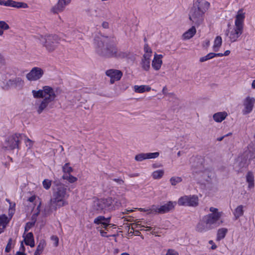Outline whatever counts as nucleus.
<instances>
[{
    "label": "nucleus",
    "mask_w": 255,
    "mask_h": 255,
    "mask_svg": "<svg viewBox=\"0 0 255 255\" xmlns=\"http://www.w3.org/2000/svg\"><path fill=\"white\" fill-rule=\"evenodd\" d=\"M69 190L64 184H56L53 187L52 197L44 209L45 214H48L58 208L68 204L67 199L69 197Z\"/></svg>",
    "instance_id": "obj_1"
},
{
    "label": "nucleus",
    "mask_w": 255,
    "mask_h": 255,
    "mask_svg": "<svg viewBox=\"0 0 255 255\" xmlns=\"http://www.w3.org/2000/svg\"><path fill=\"white\" fill-rule=\"evenodd\" d=\"M32 93L35 98H42L37 100L35 104V108L38 114L51 108V103L54 101L56 97L53 89L48 86H45L42 89L38 91L32 90Z\"/></svg>",
    "instance_id": "obj_2"
},
{
    "label": "nucleus",
    "mask_w": 255,
    "mask_h": 255,
    "mask_svg": "<svg viewBox=\"0 0 255 255\" xmlns=\"http://www.w3.org/2000/svg\"><path fill=\"white\" fill-rule=\"evenodd\" d=\"M94 40L96 52L102 57L123 59L128 56L127 52L121 50L114 44L105 45L103 38L101 37H97Z\"/></svg>",
    "instance_id": "obj_3"
},
{
    "label": "nucleus",
    "mask_w": 255,
    "mask_h": 255,
    "mask_svg": "<svg viewBox=\"0 0 255 255\" xmlns=\"http://www.w3.org/2000/svg\"><path fill=\"white\" fill-rule=\"evenodd\" d=\"M209 6L210 3L204 0H197L194 2L189 11V19L195 25H200L203 21L204 14Z\"/></svg>",
    "instance_id": "obj_4"
},
{
    "label": "nucleus",
    "mask_w": 255,
    "mask_h": 255,
    "mask_svg": "<svg viewBox=\"0 0 255 255\" xmlns=\"http://www.w3.org/2000/svg\"><path fill=\"white\" fill-rule=\"evenodd\" d=\"M36 38L48 52L54 51L61 41V38L55 34L39 35L36 36Z\"/></svg>",
    "instance_id": "obj_5"
},
{
    "label": "nucleus",
    "mask_w": 255,
    "mask_h": 255,
    "mask_svg": "<svg viewBox=\"0 0 255 255\" xmlns=\"http://www.w3.org/2000/svg\"><path fill=\"white\" fill-rule=\"evenodd\" d=\"M113 200L111 197L96 199L93 204V210L97 214L105 213L114 210Z\"/></svg>",
    "instance_id": "obj_6"
},
{
    "label": "nucleus",
    "mask_w": 255,
    "mask_h": 255,
    "mask_svg": "<svg viewBox=\"0 0 255 255\" xmlns=\"http://www.w3.org/2000/svg\"><path fill=\"white\" fill-rule=\"evenodd\" d=\"M209 211L211 213L204 216V217L211 229H213L220 226L222 223V221H220V219L223 213L222 212H219L217 208L213 207L210 208Z\"/></svg>",
    "instance_id": "obj_7"
},
{
    "label": "nucleus",
    "mask_w": 255,
    "mask_h": 255,
    "mask_svg": "<svg viewBox=\"0 0 255 255\" xmlns=\"http://www.w3.org/2000/svg\"><path fill=\"white\" fill-rule=\"evenodd\" d=\"M198 198L196 195L184 196L180 198L178 204L180 206L195 207L198 205Z\"/></svg>",
    "instance_id": "obj_8"
},
{
    "label": "nucleus",
    "mask_w": 255,
    "mask_h": 255,
    "mask_svg": "<svg viewBox=\"0 0 255 255\" xmlns=\"http://www.w3.org/2000/svg\"><path fill=\"white\" fill-rule=\"evenodd\" d=\"M44 74V71L39 67H33L26 75L27 79L30 81L40 79Z\"/></svg>",
    "instance_id": "obj_9"
},
{
    "label": "nucleus",
    "mask_w": 255,
    "mask_h": 255,
    "mask_svg": "<svg viewBox=\"0 0 255 255\" xmlns=\"http://www.w3.org/2000/svg\"><path fill=\"white\" fill-rule=\"evenodd\" d=\"M24 84V81L20 78L17 77L13 79H9L4 85L3 89L7 90L11 88L21 89Z\"/></svg>",
    "instance_id": "obj_10"
},
{
    "label": "nucleus",
    "mask_w": 255,
    "mask_h": 255,
    "mask_svg": "<svg viewBox=\"0 0 255 255\" xmlns=\"http://www.w3.org/2000/svg\"><path fill=\"white\" fill-rule=\"evenodd\" d=\"M21 136L20 134L15 133L9 136L6 141V147L9 149L18 148Z\"/></svg>",
    "instance_id": "obj_11"
},
{
    "label": "nucleus",
    "mask_w": 255,
    "mask_h": 255,
    "mask_svg": "<svg viewBox=\"0 0 255 255\" xmlns=\"http://www.w3.org/2000/svg\"><path fill=\"white\" fill-rule=\"evenodd\" d=\"M243 31V29L235 27L227 31L226 35L229 37L231 42H234L238 40V38L242 34Z\"/></svg>",
    "instance_id": "obj_12"
},
{
    "label": "nucleus",
    "mask_w": 255,
    "mask_h": 255,
    "mask_svg": "<svg viewBox=\"0 0 255 255\" xmlns=\"http://www.w3.org/2000/svg\"><path fill=\"white\" fill-rule=\"evenodd\" d=\"M106 74L110 78V83L113 84L115 81H119L123 76V72L117 69H109L106 71Z\"/></svg>",
    "instance_id": "obj_13"
},
{
    "label": "nucleus",
    "mask_w": 255,
    "mask_h": 255,
    "mask_svg": "<svg viewBox=\"0 0 255 255\" xmlns=\"http://www.w3.org/2000/svg\"><path fill=\"white\" fill-rule=\"evenodd\" d=\"M255 103V99L250 96L247 97L244 101V109L243 110L244 115L250 113L254 108Z\"/></svg>",
    "instance_id": "obj_14"
},
{
    "label": "nucleus",
    "mask_w": 255,
    "mask_h": 255,
    "mask_svg": "<svg viewBox=\"0 0 255 255\" xmlns=\"http://www.w3.org/2000/svg\"><path fill=\"white\" fill-rule=\"evenodd\" d=\"M175 205L176 202L169 201L162 206L156 205L157 214H164L173 210Z\"/></svg>",
    "instance_id": "obj_15"
},
{
    "label": "nucleus",
    "mask_w": 255,
    "mask_h": 255,
    "mask_svg": "<svg viewBox=\"0 0 255 255\" xmlns=\"http://www.w3.org/2000/svg\"><path fill=\"white\" fill-rule=\"evenodd\" d=\"M70 2L71 0H58L57 3L51 8V11L54 13L61 12Z\"/></svg>",
    "instance_id": "obj_16"
},
{
    "label": "nucleus",
    "mask_w": 255,
    "mask_h": 255,
    "mask_svg": "<svg viewBox=\"0 0 255 255\" xmlns=\"http://www.w3.org/2000/svg\"><path fill=\"white\" fill-rule=\"evenodd\" d=\"M2 3L6 6H10L16 8H27L28 5L27 3L23 2L15 1L12 0H7L5 1H0V4Z\"/></svg>",
    "instance_id": "obj_17"
},
{
    "label": "nucleus",
    "mask_w": 255,
    "mask_h": 255,
    "mask_svg": "<svg viewBox=\"0 0 255 255\" xmlns=\"http://www.w3.org/2000/svg\"><path fill=\"white\" fill-rule=\"evenodd\" d=\"M210 230H212L211 228L209 226L208 223L207 222V221L203 217V218L197 224L196 227V230L198 232L202 233L207 232Z\"/></svg>",
    "instance_id": "obj_18"
},
{
    "label": "nucleus",
    "mask_w": 255,
    "mask_h": 255,
    "mask_svg": "<svg viewBox=\"0 0 255 255\" xmlns=\"http://www.w3.org/2000/svg\"><path fill=\"white\" fill-rule=\"evenodd\" d=\"M163 57L161 54H154L153 59L152 61L151 66L153 68L156 70H159L162 64V58Z\"/></svg>",
    "instance_id": "obj_19"
},
{
    "label": "nucleus",
    "mask_w": 255,
    "mask_h": 255,
    "mask_svg": "<svg viewBox=\"0 0 255 255\" xmlns=\"http://www.w3.org/2000/svg\"><path fill=\"white\" fill-rule=\"evenodd\" d=\"M245 13L242 10L238 11L236 16L235 27L243 29V21L245 18Z\"/></svg>",
    "instance_id": "obj_20"
},
{
    "label": "nucleus",
    "mask_w": 255,
    "mask_h": 255,
    "mask_svg": "<svg viewBox=\"0 0 255 255\" xmlns=\"http://www.w3.org/2000/svg\"><path fill=\"white\" fill-rule=\"evenodd\" d=\"M10 219L4 214L0 215V234L2 233L9 222Z\"/></svg>",
    "instance_id": "obj_21"
},
{
    "label": "nucleus",
    "mask_w": 255,
    "mask_h": 255,
    "mask_svg": "<svg viewBox=\"0 0 255 255\" xmlns=\"http://www.w3.org/2000/svg\"><path fill=\"white\" fill-rule=\"evenodd\" d=\"M150 57L148 55H143L140 64L143 70L148 71L150 69Z\"/></svg>",
    "instance_id": "obj_22"
},
{
    "label": "nucleus",
    "mask_w": 255,
    "mask_h": 255,
    "mask_svg": "<svg viewBox=\"0 0 255 255\" xmlns=\"http://www.w3.org/2000/svg\"><path fill=\"white\" fill-rule=\"evenodd\" d=\"M23 237L24 238V241L26 245L29 246L32 248L34 247V237L31 232L27 233L25 237L23 235Z\"/></svg>",
    "instance_id": "obj_23"
},
{
    "label": "nucleus",
    "mask_w": 255,
    "mask_h": 255,
    "mask_svg": "<svg viewBox=\"0 0 255 255\" xmlns=\"http://www.w3.org/2000/svg\"><path fill=\"white\" fill-rule=\"evenodd\" d=\"M196 33L195 26H192L187 31L183 33L182 37L184 39H189L193 37Z\"/></svg>",
    "instance_id": "obj_24"
},
{
    "label": "nucleus",
    "mask_w": 255,
    "mask_h": 255,
    "mask_svg": "<svg viewBox=\"0 0 255 255\" xmlns=\"http://www.w3.org/2000/svg\"><path fill=\"white\" fill-rule=\"evenodd\" d=\"M228 116L226 112H218L214 114L213 118L214 120L218 123H220L225 119Z\"/></svg>",
    "instance_id": "obj_25"
},
{
    "label": "nucleus",
    "mask_w": 255,
    "mask_h": 255,
    "mask_svg": "<svg viewBox=\"0 0 255 255\" xmlns=\"http://www.w3.org/2000/svg\"><path fill=\"white\" fill-rule=\"evenodd\" d=\"M246 181L248 183V188L252 189L254 187V176L251 171H249L246 175Z\"/></svg>",
    "instance_id": "obj_26"
},
{
    "label": "nucleus",
    "mask_w": 255,
    "mask_h": 255,
    "mask_svg": "<svg viewBox=\"0 0 255 255\" xmlns=\"http://www.w3.org/2000/svg\"><path fill=\"white\" fill-rule=\"evenodd\" d=\"M151 87L147 85H135L134 86V90L135 92L138 93H142L145 91L148 92L150 91Z\"/></svg>",
    "instance_id": "obj_27"
},
{
    "label": "nucleus",
    "mask_w": 255,
    "mask_h": 255,
    "mask_svg": "<svg viewBox=\"0 0 255 255\" xmlns=\"http://www.w3.org/2000/svg\"><path fill=\"white\" fill-rule=\"evenodd\" d=\"M106 221L110 222V218H106L104 216H99L94 219V223L96 225H106L107 223H106Z\"/></svg>",
    "instance_id": "obj_28"
},
{
    "label": "nucleus",
    "mask_w": 255,
    "mask_h": 255,
    "mask_svg": "<svg viewBox=\"0 0 255 255\" xmlns=\"http://www.w3.org/2000/svg\"><path fill=\"white\" fill-rule=\"evenodd\" d=\"M243 208L244 206L243 205H239L235 209L234 215L236 220L238 219L243 215L244 212Z\"/></svg>",
    "instance_id": "obj_29"
},
{
    "label": "nucleus",
    "mask_w": 255,
    "mask_h": 255,
    "mask_svg": "<svg viewBox=\"0 0 255 255\" xmlns=\"http://www.w3.org/2000/svg\"><path fill=\"white\" fill-rule=\"evenodd\" d=\"M222 44V37L220 36H217L216 37L213 45V50L215 51H218L221 46Z\"/></svg>",
    "instance_id": "obj_30"
},
{
    "label": "nucleus",
    "mask_w": 255,
    "mask_h": 255,
    "mask_svg": "<svg viewBox=\"0 0 255 255\" xmlns=\"http://www.w3.org/2000/svg\"><path fill=\"white\" fill-rule=\"evenodd\" d=\"M45 246V241L43 240H40L39 244L37 247L36 250L34 253V255H40L43 252Z\"/></svg>",
    "instance_id": "obj_31"
},
{
    "label": "nucleus",
    "mask_w": 255,
    "mask_h": 255,
    "mask_svg": "<svg viewBox=\"0 0 255 255\" xmlns=\"http://www.w3.org/2000/svg\"><path fill=\"white\" fill-rule=\"evenodd\" d=\"M227 232L228 230L226 228H223L219 229L217 232L216 240L219 241L224 239L225 237Z\"/></svg>",
    "instance_id": "obj_32"
},
{
    "label": "nucleus",
    "mask_w": 255,
    "mask_h": 255,
    "mask_svg": "<svg viewBox=\"0 0 255 255\" xmlns=\"http://www.w3.org/2000/svg\"><path fill=\"white\" fill-rule=\"evenodd\" d=\"M164 173V171L163 170H157L152 172V176L154 179H158L162 177Z\"/></svg>",
    "instance_id": "obj_33"
},
{
    "label": "nucleus",
    "mask_w": 255,
    "mask_h": 255,
    "mask_svg": "<svg viewBox=\"0 0 255 255\" xmlns=\"http://www.w3.org/2000/svg\"><path fill=\"white\" fill-rule=\"evenodd\" d=\"M212 175V172L205 171L202 174V178L206 182H210L211 181Z\"/></svg>",
    "instance_id": "obj_34"
},
{
    "label": "nucleus",
    "mask_w": 255,
    "mask_h": 255,
    "mask_svg": "<svg viewBox=\"0 0 255 255\" xmlns=\"http://www.w3.org/2000/svg\"><path fill=\"white\" fill-rule=\"evenodd\" d=\"M62 178L63 179H66L68 180L70 183H74L77 180V178L76 177H74L70 174H65L62 176Z\"/></svg>",
    "instance_id": "obj_35"
},
{
    "label": "nucleus",
    "mask_w": 255,
    "mask_h": 255,
    "mask_svg": "<svg viewBox=\"0 0 255 255\" xmlns=\"http://www.w3.org/2000/svg\"><path fill=\"white\" fill-rule=\"evenodd\" d=\"M182 179L181 177H180L174 176V177H172L170 179V183L172 185H173V186H175L177 183L181 182L182 181Z\"/></svg>",
    "instance_id": "obj_36"
},
{
    "label": "nucleus",
    "mask_w": 255,
    "mask_h": 255,
    "mask_svg": "<svg viewBox=\"0 0 255 255\" xmlns=\"http://www.w3.org/2000/svg\"><path fill=\"white\" fill-rule=\"evenodd\" d=\"M144 212H146L147 214H157L156 211V205H153L150 207L146 209V210H144Z\"/></svg>",
    "instance_id": "obj_37"
},
{
    "label": "nucleus",
    "mask_w": 255,
    "mask_h": 255,
    "mask_svg": "<svg viewBox=\"0 0 255 255\" xmlns=\"http://www.w3.org/2000/svg\"><path fill=\"white\" fill-rule=\"evenodd\" d=\"M146 159H155L157 158L159 156V153L158 152H152V153H145Z\"/></svg>",
    "instance_id": "obj_38"
},
{
    "label": "nucleus",
    "mask_w": 255,
    "mask_h": 255,
    "mask_svg": "<svg viewBox=\"0 0 255 255\" xmlns=\"http://www.w3.org/2000/svg\"><path fill=\"white\" fill-rule=\"evenodd\" d=\"M214 57H215V53H212V52L209 53L207 55H206L204 57H201L200 58V61L201 62H203L208 60L211 59Z\"/></svg>",
    "instance_id": "obj_39"
},
{
    "label": "nucleus",
    "mask_w": 255,
    "mask_h": 255,
    "mask_svg": "<svg viewBox=\"0 0 255 255\" xmlns=\"http://www.w3.org/2000/svg\"><path fill=\"white\" fill-rule=\"evenodd\" d=\"M52 181L47 179H44L42 182L43 188L46 190L50 189L51 186Z\"/></svg>",
    "instance_id": "obj_40"
},
{
    "label": "nucleus",
    "mask_w": 255,
    "mask_h": 255,
    "mask_svg": "<svg viewBox=\"0 0 255 255\" xmlns=\"http://www.w3.org/2000/svg\"><path fill=\"white\" fill-rule=\"evenodd\" d=\"M134 159L137 161H142L146 159L145 153H141L135 155Z\"/></svg>",
    "instance_id": "obj_41"
},
{
    "label": "nucleus",
    "mask_w": 255,
    "mask_h": 255,
    "mask_svg": "<svg viewBox=\"0 0 255 255\" xmlns=\"http://www.w3.org/2000/svg\"><path fill=\"white\" fill-rule=\"evenodd\" d=\"M63 171L65 173H68L69 174L72 171V168L69 166V163H67L64 164L62 168Z\"/></svg>",
    "instance_id": "obj_42"
},
{
    "label": "nucleus",
    "mask_w": 255,
    "mask_h": 255,
    "mask_svg": "<svg viewBox=\"0 0 255 255\" xmlns=\"http://www.w3.org/2000/svg\"><path fill=\"white\" fill-rule=\"evenodd\" d=\"M144 51L145 53L143 55H148L149 57H151L152 50L147 44H145L144 46Z\"/></svg>",
    "instance_id": "obj_43"
},
{
    "label": "nucleus",
    "mask_w": 255,
    "mask_h": 255,
    "mask_svg": "<svg viewBox=\"0 0 255 255\" xmlns=\"http://www.w3.org/2000/svg\"><path fill=\"white\" fill-rule=\"evenodd\" d=\"M9 26L8 24H7L4 21L1 20L0 21V28L3 30H6L9 29Z\"/></svg>",
    "instance_id": "obj_44"
},
{
    "label": "nucleus",
    "mask_w": 255,
    "mask_h": 255,
    "mask_svg": "<svg viewBox=\"0 0 255 255\" xmlns=\"http://www.w3.org/2000/svg\"><path fill=\"white\" fill-rule=\"evenodd\" d=\"M35 222H28L26 224L24 229V232H27L30 230L33 226H34Z\"/></svg>",
    "instance_id": "obj_45"
},
{
    "label": "nucleus",
    "mask_w": 255,
    "mask_h": 255,
    "mask_svg": "<svg viewBox=\"0 0 255 255\" xmlns=\"http://www.w3.org/2000/svg\"><path fill=\"white\" fill-rule=\"evenodd\" d=\"M12 245V239L10 238L8 240V243L5 247V251L6 253H8L10 251Z\"/></svg>",
    "instance_id": "obj_46"
},
{
    "label": "nucleus",
    "mask_w": 255,
    "mask_h": 255,
    "mask_svg": "<svg viewBox=\"0 0 255 255\" xmlns=\"http://www.w3.org/2000/svg\"><path fill=\"white\" fill-rule=\"evenodd\" d=\"M51 240L54 242V245L55 247L58 246L59 243V239L56 236H52L51 237Z\"/></svg>",
    "instance_id": "obj_47"
},
{
    "label": "nucleus",
    "mask_w": 255,
    "mask_h": 255,
    "mask_svg": "<svg viewBox=\"0 0 255 255\" xmlns=\"http://www.w3.org/2000/svg\"><path fill=\"white\" fill-rule=\"evenodd\" d=\"M166 255H179L178 252L176 251L172 250L169 249L168 250L167 253L166 254Z\"/></svg>",
    "instance_id": "obj_48"
},
{
    "label": "nucleus",
    "mask_w": 255,
    "mask_h": 255,
    "mask_svg": "<svg viewBox=\"0 0 255 255\" xmlns=\"http://www.w3.org/2000/svg\"><path fill=\"white\" fill-rule=\"evenodd\" d=\"M113 180L117 182L119 185H122L125 183L124 181L121 178H114L113 179Z\"/></svg>",
    "instance_id": "obj_49"
},
{
    "label": "nucleus",
    "mask_w": 255,
    "mask_h": 255,
    "mask_svg": "<svg viewBox=\"0 0 255 255\" xmlns=\"http://www.w3.org/2000/svg\"><path fill=\"white\" fill-rule=\"evenodd\" d=\"M25 142H28V144H26V146H28L29 148H30L32 146V145H33V141L30 140V139H29L27 137H25Z\"/></svg>",
    "instance_id": "obj_50"
},
{
    "label": "nucleus",
    "mask_w": 255,
    "mask_h": 255,
    "mask_svg": "<svg viewBox=\"0 0 255 255\" xmlns=\"http://www.w3.org/2000/svg\"><path fill=\"white\" fill-rule=\"evenodd\" d=\"M209 244L212 245L211 247V249L212 250H215L217 248V246L214 244V242L212 240L209 241Z\"/></svg>",
    "instance_id": "obj_51"
},
{
    "label": "nucleus",
    "mask_w": 255,
    "mask_h": 255,
    "mask_svg": "<svg viewBox=\"0 0 255 255\" xmlns=\"http://www.w3.org/2000/svg\"><path fill=\"white\" fill-rule=\"evenodd\" d=\"M210 40H208V39H206L203 43V46L204 47H207L209 46L210 45Z\"/></svg>",
    "instance_id": "obj_52"
},
{
    "label": "nucleus",
    "mask_w": 255,
    "mask_h": 255,
    "mask_svg": "<svg viewBox=\"0 0 255 255\" xmlns=\"http://www.w3.org/2000/svg\"><path fill=\"white\" fill-rule=\"evenodd\" d=\"M106 223H107L106 225H103V228L106 229H107V227H108L109 226H114V225H112L111 224H110L109 223L110 222L106 221Z\"/></svg>",
    "instance_id": "obj_53"
},
{
    "label": "nucleus",
    "mask_w": 255,
    "mask_h": 255,
    "mask_svg": "<svg viewBox=\"0 0 255 255\" xmlns=\"http://www.w3.org/2000/svg\"><path fill=\"white\" fill-rule=\"evenodd\" d=\"M36 197L35 196H32L29 197L28 199V201L30 202H33L35 200Z\"/></svg>",
    "instance_id": "obj_54"
},
{
    "label": "nucleus",
    "mask_w": 255,
    "mask_h": 255,
    "mask_svg": "<svg viewBox=\"0 0 255 255\" xmlns=\"http://www.w3.org/2000/svg\"><path fill=\"white\" fill-rule=\"evenodd\" d=\"M152 167L153 168H158V167H160L161 166V164H153L152 165Z\"/></svg>",
    "instance_id": "obj_55"
},
{
    "label": "nucleus",
    "mask_w": 255,
    "mask_h": 255,
    "mask_svg": "<svg viewBox=\"0 0 255 255\" xmlns=\"http://www.w3.org/2000/svg\"><path fill=\"white\" fill-rule=\"evenodd\" d=\"M102 26L105 28H107L109 27V24L107 22H104L102 24Z\"/></svg>",
    "instance_id": "obj_56"
},
{
    "label": "nucleus",
    "mask_w": 255,
    "mask_h": 255,
    "mask_svg": "<svg viewBox=\"0 0 255 255\" xmlns=\"http://www.w3.org/2000/svg\"><path fill=\"white\" fill-rule=\"evenodd\" d=\"M20 250H21V252H24V250H25V248H24V247L23 246V242H21V244H20Z\"/></svg>",
    "instance_id": "obj_57"
},
{
    "label": "nucleus",
    "mask_w": 255,
    "mask_h": 255,
    "mask_svg": "<svg viewBox=\"0 0 255 255\" xmlns=\"http://www.w3.org/2000/svg\"><path fill=\"white\" fill-rule=\"evenodd\" d=\"M100 234L102 236L106 237L107 233L103 230H100Z\"/></svg>",
    "instance_id": "obj_58"
},
{
    "label": "nucleus",
    "mask_w": 255,
    "mask_h": 255,
    "mask_svg": "<svg viewBox=\"0 0 255 255\" xmlns=\"http://www.w3.org/2000/svg\"><path fill=\"white\" fill-rule=\"evenodd\" d=\"M15 255H26V254L24 253V252L19 251L16 253Z\"/></svg>",
    "instance_id": "obj_59"
},
{
    "label": "nucleus",
    "mask_w": 255,
    "mask_h": 255,
    "mask_svg": "<svg viewBox=\"0 0 255 255\" xmlns=\"http://www.w3.org/2000/svg\"><path fill=\"white\" fill-rule=\"evenodd\" d=\"M230 53V51L229 50H226L224 53H223V55L224 56H228L229 55V54Z\"/></svg>",
    "instance_id": "obj_60"
},
{
    "label": "nucleus",
    "mask_w": 255,
    "mask_h": 255,
    "mask_svg": "<svg viewBox=\"0 0 255 255\" xmlns=\"http://www.w3.org/2000/svg\"><path fill=\"white\" fill-rule=\"evenodd\" d=\"M138 225H139V224H138V222L136 223V224H131V229L133 230L134 228V227H133V226H137Z\"/></svg>",
    "instance_id": "obj_61"
},
{
    "label": "nucleus",
    "mask_w": 255,
    "mask_h": 255,
    "mask_svg": "<svg viewBox=\"0 0 255 255\" xmlns=\"http://www.w3.org/2000/svg\"><path fill=\"white\" fill-rule=\"evenodd\" d=\"M223 53H215V57L216 56H220V57H222V56H223Z\"/></svg>",
    "instance_id": "obj_62"
},
{
    "label": "nucleus",
    "mask_w": 255,
    "mask_h": 255,
    "mask_svg": "<svg viewBox=\"0 0 255 255\" xmlns=\"http://www.w3.org/2000/svg\"><path fill=\"white\" fill-rule=\"evenodd\" d=\"M252 87L253 89H255V80H253L252 84Z\"/></svg>",
    "instance_id": "obj_63"
},
{
    "label": "nucleus",
    "mask_w": 255,
    "mask_h": 255,
    "mask_svg": "<svg viewBox=\"0 0 255 255\" xmlns=\"http://www.w3.org/2000/svg\"><path fill=\"white\" fill-rule=\"evenodd\" d=\"M121 204L120 203H119L118 201H116L115 204H113L114 205V207L116 206H119Z\"/></svg>",
    "instance_id": "obj_64"
}]
</instances>
